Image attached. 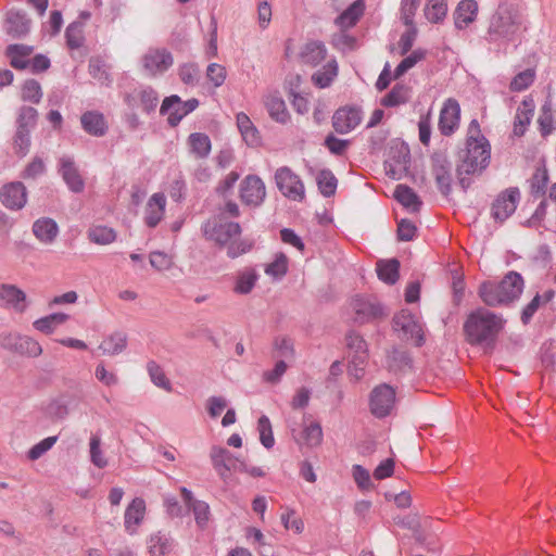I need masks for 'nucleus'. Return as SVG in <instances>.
I'll use <instances>...</instances> for the list:
<instances>
[{"mask_svg":"<svg viewBox=\"0 0 556 556\" xmlns=\"http://www.w3.org/2000/svg\"><path fill=\"white\" fill-rule=\"evenodd\" d=\"M34 236L45 244H51L59 235V226L52 218L42 217L33 224Z\"/></svg>","mask_w":556,"mask_h":556,"instance_id":"28","label":"nucleus"},{"mask_svg":"<svg viewBox=\"0 0 556 556\" xmlns=\"http://www.w3.org/2000/svg\"><path fill=\"white\" fill-rule=\"evenodd\" d=\"M460 119V106L459 103L448 98L440 112L439 116V130L443 136H451L459 125Z\"/></svg>","mask_w":556,"mask_h":556,"instance_id":"16","label":"nucleus"},{"mask_svg":"<svg viewBox=\"0 0 556 556\" xmlns=\"http://www.w3.org/2000/svg\"><path fill=\"white\" fill-rule=\"evenodd\" d=\"M200 102L195 98L182 101L179 96L172 94L166 97L160 108L161 115H167V123L172 127H176L181 119L193 112Z\"/></svg>","mask_w":556,"mask_h":556,"instance_id":"8","label":"nucleus"},{"mask_svg":"<svg viewBox=\"0 0 556 556\" xmlns=\"http://www.w3.org/2000/svg\"><path fill=\"white\" fill-rule=\"evenodd\" d=\"M275 181L277 188L286 198L298 202L304 200V184L289 167H279L275 173Z\"/></svg>","mask_w":556,"mask_h":556,"instance_id":"9","label":"nucleus"},{"mask_svg":"<svg viewBox=\"0 0 556 556\" xmlns=\"http://www.w3.org/2000/svg\"><path fill=\"white\" fill-rule=\"evenodd\" d=\"M354 320L358 324L371 323L387 316L384 307L372 298L356 296L352 302Z\"/></svg>","mask_w":556,"mask_h":556,"instance_id":"11","label":"nucleus"},{"mask_svg":"<svg viewBox=\"0 0 556 556\" xmlns=\"http://www.w3.org/2000/svg\"><path fill=\"white\" fill-rule=\"evenodd\" d=\"M237 126L248 144L254 146L258 142V131L245 113L237 114Z\"/></svg>","mask_w":556,"mask_h":556,"instance_id":"46","label":"nucleus"},{"mask_svg":"<svg viewBox=\"0 0 556 556\" xmlns=\"http://www.w3.org/2000/svg\"><path fill=\"white\" fill-rule=\"evenodd\" d=\"M159 103V94L151 86L139 87V106L147 114L155 111Z\"/></svg>","mask_w":556,"mask_h":556,"instance_id":"47","label":"nucleus"},{"mask_svg":"<svg viewBox=\"0 0 556 556\" xmlns=\"http://www.w3.org/2000/svg\"><path fill=\"white\" fill-rule=\"evenodd\" d=\"M410 88L405 84H395L382 99L381 104L386 108H393L404 104L409 100Z\"/></svg>","mask_w":556,"mask_h":556,"instance_id":"39","label":"nucleus"},{"mask_svg":"<svg viewBox=\"0 0 556 556\" xmlns=\"http://www.w3.org/2000/svg\"><path fill=\"white\" fill-rule=\"evenodd\" d=\"M127 345V337L123 332H114L105 338L99 345L104 355H116L123 352Z\"/></svg>","mask_w":556,"mask_h":556,"instance_id":"41","label":"nucleus"},{"mask_svg":"<svg viewBox=\"0 0 556 556\" xmlns=\"http://www.w3.org/2000/svg\"><path fill=\"white\" fill-rule=\"evenodd\" d=\"M180 80L188 86H195L200 80L201 71L197 63H185L178 68Z\"/></svg>","mask_w":556,"mask_h":556,"instance_id":"50","label":"nucleus"},{"mask_svg":"<svg viewBox=\"0 0 556 556\" xmlns=\"http://www.w3.org/2000/svg\"><path fill=\"white\" fill-rule=\"evenodd\" d=\"M227 245V255L230 258H237L242 254L250 252L253 248V241L249 239L229 241Z\"/></svg>","mask_w":556,"mask_h":556,"instance_id":"64","label":"nucleus"},{"mask_svg":"<svg viewBox=\"0 0 556 556\" xmlns=\"http://www.w3.org/2000/svg\"><path fill=\"white\" fill-rule=\"evenodd\" d=\"M316 180L324 197L329 198L336 193L338 180L330 169L320 170Z\"/></svg>","mask_w":556,"mask_h":556,"instance_id":"48","label":"nucleus"},{"mask_svg":"<svg viewBox=\"0 0 556 556\" xmlns=\"http://www.w3.org/2000/svg\"><path fill=\"white\" fill-rule=\"evenodd\" d=\"M89 453L91 463L102 469L108 466V459L101 450V438L99 434H92L89 441Z\"/></svg>","mask_w":556,"mask_h":556,"instance_id":"52","label":"nucleus"},{"mask_svg":"<svg viewBox=\"0 0 556 556\" xmlns=\"http://www.w3.org/2000/svg\"><path fill=\"white\" fill-rule=\"evenodd\" d=\"M303 440L308 446H317L323 440V430L319 422H312L303 430Z\"/></svg>","mask_w":556,"mask_h":556,"instance_id":"63","label":"nucleus"},{"mask_svg":"<svg viewBox=\"0 0 556 556\" xmlns=\"http://www.w3.org/2000/svg\"><path fill=\"white\" fill-rule=\"evenodd\" d=\"M327 48L320 40H312L303 45L299 59L304 65L316 67L327 58Z\"/></svg>","mask_w":556,"mask_h":556,"instance_id":"21","label":"nucleus"},{"mask_svg":"<svg viewBox=\"0 0 556 556\" xmlns=\"http://www.w3.org/2000/svg\"><path fill=\"white\" fill-rule=\"evenodd\" d=\"M388 366L392 371H406L413 367V358L407 351L393 349L388 355Z\"/></svg>","mask_w":556,"mask_h":556,"instance_id":"42","label":"nucleus"},{"mask_svg":"<svg viewBox=\"0 0 556 556\" xmlns=\"http://www.w3.org/2000/svg\"><path fill=\"white\" fill-rule=\"evenodd\" d=\"M30 131L28 129L16 128L14 136V149L15 153L20 156H25L29 152L30 148Z\"/></svg>","mask_w":556,"mask_h":556,"instance_id":"62","label":"nucleus"},{"mask_svg":"<svg viewBox=\"0 0 556 556\" xmlns=\"http://www.w3.org/2000/svg\"><path fill=\"white\" fill-rule=\"evenodd\" d=\"M396 403L395 389L388 383L376 386L369 394V410L376 418L391 415Z\"/></svg>","mask_w":556,"mask_h":556,"instance_id":"6","label":"nucleus"},{"mask_svg":"<svg viewBox=\"0 0 556 556\" xmlns=\"http://www.w3.org/2000/svg\"><path fill=\"white\" fill-rule=\"evenodd\" d=\"M257 430L260 432V441L266 448H271L275 444L273 428L267 416L263 415L258 418Z\"/></svg>","mask_w":556,"mask_h":556,"instance_id":"56","label":"nucleus"},{"mask_svg":"<svg viewBox=\"0 0 556 556\" xmlns=\"http://www.w3.org/2000/svg\"><path fill=\"white\" fill-rule=\"evenodd\" d=\"M491 146L485 137H470L466 146L458 152L456 177L464 192L471 186L470 176L481 175L489 166Z\"/></svg>","mask_w":556,"mask_h":556,"instance_id":"2","label":"nucleus"},{"mask_svg":"<svg viewBox=\"0 0 556 556\" xmlns=\"http://www.w3.org/2000/svg\"><path fill=\"white\" fill-rule=\"evenodd\" d=\"M210 458L213 468L224 481L228 480L230 470H239L241 463L227 448L217 445L212 446Z\"/></svg>","mask_w":556,"mask_h":556,"instance_id":"15","label":"nucleus"},{"mask_svg":"<svg viewBox=\"0 0 556 556\" xmlns=\"http://www.w3.org/2000/svg\"><path fill=\"white\" fill-rule=\"evenodd\" d=\"M59 173L61 174L66 186L73 192H81L84 190V180L71 156H62L59 160Z\"/></svg>","mask_w":556,"mask_h":556,"instance_id":"19","label":"nucleus"},{"mask_svg":"<svg viewBox=\"0 0 556 556\" xmlns=\"http://www.w3.org/2000/svg\"><path fill=\"white\" fill-rule=\"evenodd\" d=\"M394 198L404 207L410 210V212L413 213L419 212L422 205V202L419 199L418 194L406 185L396 186L394 190Z\"/></svg>","mask_w":556,"mask_h":556,"instance_id":"34","label":"nucleus"},{"mask_svg":"<svg viewBox=\"0 0 556 556\" xmlns=\"http://www.w3.org/2000/svg\"><path fill=\"white\" fill-rule=\"evenodd\" d=\"M534 112V102L532 99H525L518 106L514 119V135L521 137L530 125Z\"/></svg>","mask_w":556,"mask_h":556,"instance_id":"30","label":"nucleus"},{"mask_svg":"<svg viewBox=\"0 0 556 556\" xmlns=\"http://www.w3.org/2000/svg\"><path fill=\"white\" fill-rule=\"evenodd\" d=\"M68 318L70 316L67 314L53 313L35 320L33 326L36 330L50 334L58 326L64 324Z\"/></svg>","mask_w":556,"mask_h":556,"instance_id":"43","label":"nucleus"},{"mask_svg":"<svg viewBox=\"0 0 556 556\" xmlns=\"http://www.w3.org/2000/svg\"><path fill=\"white\" fill-rule=\"evenodd\" d=\"M146 503L142 498L136 497L127 506L124 516L125 529L129 534H135L137 527L140 525L144 517Z\"/></svg>","mask_w":556,"mask_h":556,"instance_id":"24","label":"nucleus"},{"mask_svg":"<svg viewBox=\"0 0 556 556\" xmlns=\"http://www.w3.org/2000/svg\"><path fill=\"white\" fill-rule=\"evenodd\" d=\"M0 201L9 210L17 211L23 208L27 202L25 186L20 181L4 185L0 189Z\"/></svg>","mask_w":556,"mask_h":556,"instance_id":"17","label":"nucleus"},{"mask_svg":"<svg viewBox=\"0 0 556 556\" xmlns=\"http://www.w3.org/2000/svg\"><path fill=\"white\" fill-rule=\"evenodd\" d=\"M0 345L9 352L27 357H38L42 348L33 338L18 332H3L0 334Z\"/></svg>","mask_w":556,"mask_h":556,"instance_id":"7","label":"nucleus"},{"mask_svg":"<svg viewBox=\"0 0 556 556\" xmlns=\"http://www.w3.org/2000/svg\"><path fill=\"white\" fill-rule=\"evenodd\" d=\"M478 13V4L475 0H462L454 13L456 28L463 29L472 23Z\"/></svg>","mask_w":556,"mask_h":556,"instance_id":"32","label":"nucleus"},{"mask_svg":"<svg viewBox=\"0 0 556 556\" xmlns=\"http://www.w3.org/2000/svg\"><path fill=\"white\" fill-rule=\"evenodd\" d=\"M409 163L410 153L407 146L401 144L396 150L391 149L389 159L386 161L388 174H391L392 177H395L397 173L407 170Z\"/></svg>","mask_w":556,"mask_h":556,"instance_id":"27","label":"nucleus"},{"mask_svg":"<svg viewBox=\"0 0 556 556\" xmlns=\"http://www.w3.org/2000/svg\"><path fill=\"white\" fill-rule=\"evenodd\" d=\"M364 11L365 2L363 0H356L336 17L334 24L339 29L348 30L357 24Z\"/></svg>","mask_w":556,"mask_h":556,"instance_id":"26","label":"nucleus"},{"mask_svg":"<svg viewBox=\"0 0 556 556\" xmlns=\"http://www.w3.org/2000/svg\"><path fill=\"white\" fill-rule=\"evenodd\" d=\"M88 238L97 244H110L115 241L116 232L106 226H96L89 229Z\"/></svg>","mask_w":556,"mask_h":556,"instance_id":"49","label":"nucleus"},{"mask_svg":"<svg viewBox=\"0 0 556 556\" xmlns=\"http://www.w3.org/2000/svg\"><path fill=\"white\" fill-rule=\"evenodd\" d=\"M38 112L33 106H22L17 114L16 125L18 129L31 130L37 124Z\"/></svg>","mask_w":556,"mask_h":556,"instance_id":"51","label":"nucleus"},{"mask_svg":"<svg viewBox=\"0 0 556 556\" xmlns=\"http://www.w3.org/2000/svg\"><path fill=\"white\" fill-rule=\"evenodd\" d=\"M424 11L430 23H441L447 14V0H427Z\"/></svg>","mask_w":556,"mask_h":556,"instance_id":"45","label":"nucleus"},{"mask_svg":"<svg viewBox=\"0 0 556 556\" xmlns=\"http://www.w3.org/2000/svg\"><path fill=\"white\" fill-rule=\"evenodd\" d=\"M506 319L502 314L486 307L472 311L464 323L466 340L470 345L482 346L485 351L493 350L498 334L504 329Z\"/></svg>","mask_w":556,"mask_h":556,"instance_id":"1","label":"nucleus"},{"mask_svg":"<svg viewBox=\"0 0 556 556\" xmlns=\"http://www.w3.org/2000/svg\"><path fill=\"white\" fill-rule=\"evenodd\" d=\"M426 52L424 50L417 49L413 51L409 55L404 58L400 64L394 70V78L397 79L402 75H404L408 70L414 67L419 61L424 60Z\"/></svg>","mask_w":556,"mask_h":556,"instance_id":"54","label":"nucleus"},{"mask_svg":"<svg viewBox=\"0 0 556 556\" xmlns=\"http://www.w3.org/2000/svg\"><path fill=\"white\" fill-rule=\"evenodd\" d=\"M362 111L355 106H345L336 111L332 116V127L339 134H348L359 125Z\"/></svg>","mask_w":556,"mask_h":556,"instance_id":"18","label":"nucleus"},{"mask_svg":"<svg viewBox=\"0 0 556 556\" xmlns=\"http://www.w3.org/2000/svg\"><path fill=\"white\" fill-rule=\"evenodd\" d=\"M31 46L23 43L9 45L5 49V55L10 59V64L16 70H24L29 65V55L33 53Z\"/></svg>","mask_w":556,"mask_h":556,"instance_id":"31","label":"nucleus"},{"mask_svg":"<svg viewBox=\"0 0 556 556\" xmlns=\"http://www.w3.org/2000/svg\"><path fill=\"white\" fill-rule=\"evenodd\" d=\"M400 262L396 258L380 260L377 262V275L388 285H394L399 280Z\"/></svg>","mask_w":556,"mask_h":556,"instance_id":"37","label":"nucleus"},{"mask_svg":"<svg viewBox=\"0 0 556 556\" xmlns=\"http://www.w3.org/2000/svg\"><path fill=\"white\" fill-rule=\"evenodd\" d=\"M188 144L197 159L207 157L212 149L210 137L203 132H192L188 137Z\"/></svg>","mask_w":556,"mask_h":556,"instance_id":"36","label":"nucleus"},{"mask_svg":"<svg viewBox=\"0 0 556 556\" xmlns=\"http://www.w3.org/2000/svg\"><path fill=\"white\" fill-rule=\"evenodd\" d=\"M535 73L533 70H526L517 74L510 81L509 88L511 91H522L531 86L534 81Z\"/></svg>","mask_w":556,"mask_h":556,"instance_id":"61","label":"nucleus"},{"mask_svg":"<svg viewBox=\"0 0 556 556\" xmlns=\"http://www.w3.org/2000/svg\"><path fill=\"white\" fill-rule=\"evenodd\" d=\"M338 76V63L336 59H330L312 75V81L318 88H327Z\"/></svg>","mask_w":556,"mask_h":556,"instance_id":"35","label":"nucleus"},{"mask_svg":"<svg viewBox=\"0 0 556 556\" xmlns=\"http://www.w3.org/2000/svg\"><path fill=\"white\" fill-rule=\"evenodd\" d=\"M346 346L355 353L354 363L363 365L367 358V343L362 336L355 331H350L346 334Z\"/></svg>","mask_w":556,"mask_h":556,"instance_id":"40","label":"nucleus"},{"mask_svg":"<svg viewBox=\"0 0 556 556\" xmlns=\"http://www.w3.org/2000/svg\"><path fill=\"white\" fill-rule=\"evenodd\" d=\"M538 122L540 125L541 134L544 137L548 136L556 128L551 103L546 102L543 104Z\"/></svg>","mask_w":556,"mask_h":556,"instance_id":"58","label":"nucleus"},{"mask_svg":"<svg viewBox=\"0 0 556 556\" xmlns=\"http://www.w3.org/2000/svg\"><path fill=\"white\" fill-rule=\"evenodd\" d=\"M166 199L163 193H154L148 201L146 208V224L154 228L162 220L165 212Z\"/></svg>","mask_w":556,"mask_h":556,"instance_id":"29","label":"nucleus"},{"mask_svg":"<svg viewBox=\"0 0 556 556\" xmlns=\"http://www.w3.org/2000/svg\"><path fill=\"white\" fill-rule=\"evenodd\" d=\"M65 38L68 48H80L84 43L83 24L80 22L71 23L65 30Z\"/></svg>","mask_w":556,"mask_h":556,"instance_id":"55","label":"nucleus"},{"mask_svg":"<svg viewBox=\"0 0 556 556\" xmlns=\"http://www.w3.org/2000/svg\"><path fill=\"white\" fill-rule=\"evenodd\" d=\"M4 29L9 36L22 38L29 33L30 20L25 12L11 10L7 13Z\"/></svg>","mask_w":556,"mask_h":556,"instance_id":"20","label":"nucleus"},{"mask_svg":"<svg viewBox=\"0 0 556 556\" xmlns=\"http://www.w3.org/2000/svg\"><path fill=\"white\" fill-rule=\"evenodd\" d=\"M549 181L548 172L545 167L536 168L531 179V193L534 197H543Z\"/></svg>","mask_w":556,"mask_h":556,"instance_id":"53","label":"nucleus"},{"mask_svg":"<svg viewBox=\"0 0 556 556\" xmlns=\"http://www.w3.org/2000/svg\"><path fill=\"white\" fill-rule=\"evenodd\" d=\"M520 200V192L518 188H508L503 191L492 204V216L495 220H506L517 207Z\"/></svg>","mask_w":556,"mask_h":556,"instance_id":"14","label":"nucleus"},{"mask_svg":"<svg viewBox=\"0 0 556 556\" xmlns=\"http://www.w3.org/2000/svg\"><path fill=\"white\" fill-rule=\"evenodd\" d=\"M260 275L255 268L247 267L239 270L236 276L233 292L241 295H247L254 289Z\"/></svg>","mask_w":556,"mask_h":556,"instance_id":"33","label":"nucleus"},{"mask_svg":"<svg viewBox=\"0 0 556 556\" xmlns=\"http://www.w3.org/2000/svg\"><path fill=\"white\" fill-rule=\"evenodd\" d=\"M431 170L438 189L444 197L452 193V163L443 152H434L431 157Z\"/></svg>","mask_w":556,"mask_h":556,"instance_id":"10","label":"nucleus"},{"mask_svg":"<svg viewBox=\"0 0 556 556\" xmlns=\"http://www.w3.org/2000/svg\"><path fill=\"white\" fill-rule=\"evenodd\" d=\"M522 26V15L510 3H501L490 17L486 40L490 42L515 41Z\"/></svg>","mask_w":556,"mask_h":556,"instance_id":"4","label":"nucleus"},{"mask_svg":"<svg viewBox=\"0 0 556 556\" xmlns=\"http://www.w3.org/2000/svg\"><path fill=\"white\" fill-rule=\"evenodd\" d=\"M203 236L214 241L220 247H225L229 241L241 233L239 223L227 222L223 214H217L208 218L201 227Z\"/></svg>","mask_w":556,"mask_h":556,"instance_id":"5","label":"nucleus"},{"mask_svg":"<svg viewBox=\"0 0 556 556\" xmlns=\"http://www.w3.org/2000/svg\"><path fill=\"white\" fill-rule=\"evenodd\" d=\"M525 289L522 276L508 271L501 281L486 280L480 283L478 295L488 307L508 306L518 301Z\"/></svg>","mask_w":556,"mask_h":556,"instance_id":"3","label":"nucleus"},{"mask_svg":"<svg viewBox=\"0 0 556 556\" xmlns=\"http://www.w3.org/2000/svg\"><path fill=\"white\" fill-rule=\"evenodd\" d=\"M83 129L94 137H102L108 131L104 115L98 111H87L80 117Z\"/></svg>","mask_w":556,"mask_h":556,"instance_id":"25","label":"nucleus"},{"mask_svg":"<svg viewBox=\"0 0 556 556\" xmlns=\"http://www.w3.org/2000/svg\"><path fill=\"white\" fill-rule=\"evenodd\" d=\"M393 321L395 328L402 330L406 336L413 339L417 346H421L425 343L421 325L416 321L412 315L403 314L395 316Z\"/></svg>","mask_w":556,"mask_h":556,"instance_id":"23","label":"nucleus"},{"mask_svg":"<svg viewBox=\"0 0 556 556\" xmlns=\"http://www.w3.org/2000/svg\"><path fill=\"white\" fill-rule=\"evenodd\" d=\"M147 369L150 376L151 381L159 388H162L166 391H170V382L166 378L163 369L157 365L154 361H150L147 365Z\"/></svg>","mask_w":556,"mask_h":556,"instance_id":"57","label":"nucleus"},{"mask_svg":"<svg viewBox=\"0 0 556 556\" xmlns=\"http://www.w3.org/2000/svg\"><path fill=\"white\" fill-rule=\"evenodd\" d=\"M26 294L14 285H0V307H13L16 312H24Z\"/></svg>","mask_w":556,"mask_h":556,"instance_id":"22","label":"nucleus"},{"mask_svg":"<svg viewBox=\"0 0 556 556\" xmlns=\"http://www.w3.org/2000/svg\"><path fill=\"white\" fill-rule=\"evenodd\" d=\"M173 548V540L166 533L156 532L148 540V549L151 556H165Z\"/></svg>","mask_w":556,"mask_h":556,"instance_id":"38","label":"nucleus"},{"mask_svg":"<svg viewBox=\"0 0 556 556\" xmlns=\"http://www.w3.org/2000/svg\"><path fill=\"white\" fill-rule=\"evenodd\" d=\"M274 349L278 357L292 359L294 357V344L288 337H277L274 340Z\"/></svg>","mask_w":556,"mask_h":556,"instance_id":"60","label":"nucleus"},{"mask_svg":"<svg viewBox=\"0 0 556 556\" xmlns=\"http://www.w3.org/2000/svg\"><path fill=\"white\" fill-rule=\"evenodd\" d=\"M266 108L273 119L285 124L289 119V113L282 98L271 94L266 99Z\"/></svg>","mask_w":556,"mask_h":556,"instance_id":"44","label":"nucleus"},{"mask_svg":"<svg viewBox=\"0 0 556 556\" xmlns=\"http://www.w3.org/2000/svg\"><path fill=\"white\" fill-rule=\"evenodd\" d=\"M141 62L144 71L149 75L156 76L172 67L174 58L165 48H150L143 54Z\"/></svg>","mask_w":556,"mask_h":556,"instance_id":"12","label":"nucleus"},{"mask_svg":"<svg viewBox=\"0 0 556 556\" xmlns=\"http://www.w3.org/2000/svg\"><path fill=\"white\" fill-rule=\"evenodd\" d=\"M266 198L264 181L256 175H248L240 184V199L249 206H260Z\"/></svg>","mask_w":556,"mask_h":556,"instance_id":"13","label":"nucleus"},{"mask_svg":"<svg viewBox=\"0 0 556 556\" xmlns=\"http://www.w3.org/2000/svg\"><path fill=\"white\" fill-rule=\"evenodd\" d=\"M42 98L40 84L35 79H28L22 88V99L31 103H39Z\"/></svg>","mask_w":556,"mask_h":556,"instance_id":"59","label":"nucleus"}]
</instances>
